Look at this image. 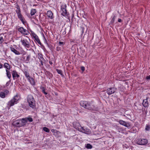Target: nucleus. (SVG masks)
Returning <instances> with one entry per match:
<instances>
[{"label":"nucleus","instance_id":"obj_2","mask_svg":"<svg viewBox=\"0 0 150 150\" xmlns=\"http://www.w3.org/2000/svg\"><path fill=\"white\" fill-rule=\"evenodd\" d=\"M16 12L17 14L18 18L21 21L23 24L25 25L27 23V21L21 13V11L19 6L18 5H16Z\"/></svg>","mask_w":150,"mask_h":150},{"label":"nucleus","instance_id":"obj_52","mask_svg":"<svg viewBox=\"0 0 150 150\" xmlns=\"http://www.w3.org/2000/svg\"><path fill=\"white\" fill-rule=\"evenodd\" d=\"M3 67L2 65L1 64H0V69L2 68Z\"/></svg>","mask_w":150,"mask_h":150},{"label":"nucleus","instance_id":"obj_37","mask_svg":"<svg viewBox=\"0 0 150 150\" xmlns=\"http://www.w3.org/2000/svg\"><path fill=\"white\" fill-rule=\"evenodd\" d=\"M145 130L146 131H149L150 130V127L149 125H147L145 128Z\"/></svg>","mask_w":150,"mask_h":150},{"label":"nucleus","instance_id":"obj_32","mask_svg":"<svg viewBox=\"0 0 150 150\" xmlns=\"http://www.w3.org/2000/svg\"><path fill=\"white\" fill-rule=\"evenodd\" d=\"M30 35L33 38H36V37L38 38L37 35L33 31L31 32Z\"/></svg>","mask_w":150,"mask_h":150},{"label":"nucleus","instance_id":"obj_39","mask_svg":"<svg viewBox=\"0 0 150 150\" xmlns=\"http://www.w3.org/2000/svg\"><path fill=\"white\" fill-rule=\"evenodd\" d=\"M59 132V131L56 130V131L53 133V135L57 136L58 135V133Z\"/></svg>","mask_w":150,"mask_h":150},{"label":"nucleus","instance_id":"obj_29","mask_svg":"<svg viewBox=\"0 0 150 150\" xmlns=\"http://www.w3.org/2000/svg\"><path fill=\"white\" fill-rule=\"evenodd\" d=\"M56 71L58 74H60L62 77L64 76V75L62 73V71L61 70L56 69Z\"/></svg>","mask_w":150,"mask_h":150},{"label":"nucleus","instance_id":"obj_31","mask_svg":"<svg viewBox=\"0 0 150 150\" xmlns=\"http://www.w3.org/2000/svg\"><path fill=\"white\" fill-rule=\"evenodd\" d=\"M43 129L44 131L46 132L49 133L50 132V129L47 127H43Z\"/></svg>","mask_w":150,"mask_h":150},{"label":"nucleus","instance_id":"obj_34","mask_svg":"<svg viewBox=\"0 0 150 150\" xmlns=\"http://www.w3.org/2000/svg\"><path fill=\"white\" fill-rule=\"evenodd\" d=\"M44 39L45 41V42L47 45L49 44L50 43V41L48 39V41H47V40L46 39V38H44Z\"/></svg>","mask_w":150,"mask_h":150},{"label":"nucleus","instance_id":"obj_54","mask_svg":"<svg viewBox=\"0 0 150 150\" xmlns=\"http://www.w3.org/2000/svg\"><path fill=\"white\" fill-rule=\"evenodd\" d=\"M138 41L141 44H142L144 46V45L143 43L142 42H140V41Z\"/></svg>","mask_w":150,"mask_h":150},{"label":"nucleus","instance_id":"obj_42","mask_svg":"<svg viewBox=\"0 0 150 150\" xmlns=\"http://www.w3.org/2000/svg\"><path fill=\"white\" fill-rule=\"evenodd\" d=\"M11 82V80H10L9 81L7 82L6 84V86H8L9 85V84H10Z\"/></svg>","mask_w":150,"mask_h":150},{"label":"nucleus","instance_id":"obj_13","mask_svg":"<svg viewBox=\"0 0 150 150\" xmlns=\"http://www.w3.org/2000/svg\"><path fill=\"white\" fill-rule=\"evenodd\" d=\"M47 17L50 19H53L54 18L53 14L51 11L49 10L47 11L46 14Z\"/></svg>","mask_w":150,"mask_h":150},{"label":"nucleus","instance_id":"obj_17","mask_svg":"<svg viewBox=\"0 0 150 150\" xmlns=\"http://www.w3.org/2000/svg\"><path fill=\"white\" fill-rule=\"evenodd\" d=\"M27 79L32 85L34 86L35 85L34 79L32 77H30L28 79Z\"/></svg>","mask_w":150,"mask_h":150},{"label":"nucleus","instance_id":"obj_10","mask_svg":"<svg viewBox=\"0 0 150 150\" xmlns=\"http://www.w3.org/2000/svg\"><path fill=\"white\" fill-rule=\"evenodd\" d=\"M12 125L13 126L17 127H22L21 125V119L13 121L12 123Z\"/></svg>","mask_w":150,"mask_h":150},{"label":"nucleus","instance_id":"obj_3","mask_svg":"<svg viewBox=\"0 0 150 150\" xmlns=\"http://www.w3.org/2000/svg\"><path fill=\"white\" fill-rule=\"evenodd\" d=\"M27 101L30 108L33 109L35 108V101L33 96L31 95H28L27 98Z\"/></svg>","mask_w":150,"mask_h":150},{"label":"nucleus","instance_id":"obj_50","mask_svg":"<svg viewBox=\"0 0 150 150\" xmlns=\"http://www.w3.org/2000/svg\"><path fill=\"white\" fill-rule=\"evenodd\" d=\"M118 21L119 23H121L122 22V20L121 19L119 18L118 19Z\"/></svg>","mask_w":150,"mask_h":150},{"label":"nucleus","instance_id":"obj_20","mask_svg":"<svg viewBox=\"0 0 150 150\" xmlns=\"http://www.w3.org/2000/svg\"><path fill=\"white\" fill-rule=\"evenodd\" d=\"M38 58L39 59L40 61V60L45 61V59L43 57V55L41 53H38Z\"/></svg>","mask_w":150,"mask_h":150},{"label":"nucleus","instance_id":"obj_25","mask_svg":"<svg viewBox=\"0 0 150 150\" xmlns=\"http://www.w3.org/2000/svg\"><path fill=\"white\" fill-rule=\"evenodd\" d=\"M85 147L87 149H91L93 146L91 144L88 143L85 144Z\"/></svg>","mask_w":150,"mask_h":150},{"label":"nucleus","instance_id":"obj_8","mask_svg":"<svg viewBox=\"0 0 150 150\" xmlns=\"http://www.w3.org/2000/svg\"><path fill=\"white\" fill-rule=\"evenodd\" d=\"M148 142L147 140L146 139H139L137 140V144L140 145H145Z\"/></svg>","mask_w":150,"mask_h":150},{"label":"nucleus","instance_id":"obj_45","mask_svg":"<svg viewBox=\"0 0 150 150\" xmlns=\"http://www.w3.org/2000/svg\"><path fill=\"white\" fill-rule=\"evenodd\" d=\"M44 62H45L44 61H43V60H40V62L41 63V65H42V66H43V63Z\"/></svg>","mask_w":150,"mask_h":150},{"label":"nucleus","instance_id":"obj_51","mask_svg":"<svg viewBox=\"0 0 150 150\" xmlns=\"http://www.w3.org/2000/svg\"><path fill=\"white\" fill-rule=\"evenodd\" d=\"M49 63L51 65H52L53 64L51 60H49Z\"/></svg>","mask_w":150,"mask_h":150},{"label":"nucleus","instance_id":"obj_28","mask_svg":"<svg viewBox=\"0 0 150 150\" xmlns=\"http://www.w3.org/2000/svg\"><path fill=\"white\" fill-rule=\"evenodd\" d=\"M85 28L83 26H82L81 27V37H82L83 36V35L84 32V30H85Z\"/></svg>","mask_w":150,"mask_h":150},{"label":"nucleus","instance_id":"obj_38","mask_svg":"<svg viewBox=\"0 0 150 150\" xmlns=\"http://www.w3.org/2000/svg\"><path fill=\"white\" fill-rule=\"evenodd\" d=\"M40 89L42 90V93H43L45 91V88L42 86H41L40 87Z\"/></svg>","mask_w":150,"mask_h":150},{"label":"nucleus","instance_id":"obj_26","mask_svg":"<svg viewBox=\"0 0 150 150\" xmlns=\"http://www.w3.org/2000/svg\"><path fill=\"white\" fill-rule=\"evenodd\" d=\"M4 67L6 69H10V67L9 64L7 63H5L4 64Z\"/></svg>","mask_w":150,"mask_h":150},{"label":"nucleus","instance_id":"obj_59","mask_svg":"<svg viewBox=\"0 0 150 150\" xmlns=\"http://www.w3.org/2000/svg\"><path fill=\"white\" fill-rule=\"evenodd\" d=\"M139 105L140 106H141V105Z\"/></svg>","mask_w":150,"mask_h":150},{"label":"nucleus","instance_id":"obj_47","mask_svg":"<svg viewBox=\"0 0 150 150\" xmlns=\"http://www.w3.org/2000/svg\"><path fill=\"white\" fill-rule=\"evenodd\" d=\"M146 79L147 80L150 79V75L149 76H147L146 77Z\"/></svg>","mask_w":150,"mask_h":150},{"label":"nucleus","instance_id":"obj_16","mask_svg":"<svg viewBox=\"0 0 150 150\" xmlns=\"http://www.w3.org/2000/svg\"><path fill=\"white\" fill-rule=\"evenodd\" d=\"M12 75L13 78L14 79H15V78L16 77L17 78H19L20 77V76L18 74V73L15 70H13L12 72Z\"/></svg>","mask_w":150,"mask_h":150},{"label":"nucleus","instance_id":"obj_36","mask_svg":"<svg viewBox=\"0 0 150 150\" xmlns=\"http://www.w3.org/2000/svg\"><path fill=\"white\" fill-rule=\"evenodd\" d=\"M47 46L51 50H52L53 49V46L52 45L50 44V43L47 45Z\"/></svg>","mask_w":150,"mask_h":150},{"label":"nucleus","instance_id":"obj_46","mask_svg":"<svg viewBox=\"0 0 150 150\" xmlns=\"http://www.w3.org/2000/svg\"><path fill=\"white\" fill-rule=\"evenodd\" d=\"M3 38H0V44L2 43L4 41Z\"/></svg>","mask_w":150,"mask_h":150},{"label":"nucleus","instance_id":"obj_30","mask_svg":"<svg viewBox=\"0 0 150 150\" xmlns=\"http://www.w3.org/2000/svg\"><path fill=\"white\" fill-rule=\"evenodd\" d=\"M25 118L26 119L27 122L28 121L30 122H33V121L32 118L30 117H26Z\"/></svg>","mask_w":150,"mask_h":150},{"label":"nucleus","instance_id":"obj_48","mask_svg":"<svg viewBox=\"0 0 150 150\" xmlns=\"http://www.w3.org/2000/svg\"><path fill=\"white\" fill-rule=\"evenodd\" d=\"M138 39H139V40H141V41H142V42H143L144 43H146V42L145 41V40H141V39H139V38H138Z\"/></svg>","mask_w":150,"mask_h":150},{"label":"nucleus","instance_id":"obj_33","mask_svg":"<svg viewBox=\"0 0 150 150\" xmlns=\"http://www.w3.org/2000/svg\"><path fill=\"white\" fill-rule=\"evenodd\" d=\"M33 38L34 39V38ZM34 39L37 42L38 44H39L40 45H42V43L40 42L39 38H34Z\"/></svg>","mask_w":150,"mask_h":150},{"label":"nucleus","instance_id":"obj_35","mask_svg":"<svg viewBox=\"0 0 150 150\" xmlns=\"http://www.w3.org/2000/svg\"><path fill=\"white\" fill-rule=\"evenodd\" d=\"M116 18V16H114L113 18H112L111 21H110V22L111 23H113L114 22L115 18Z\"/></svg>","mask_w":150,"mask_h":150},{"label":"nucleus","instance_id":"obj_15","mask_svg":"<svg viewBox=\"0 0 150 150\" xmlns=\"http://www.w3.org/2000/svg\"><path fill=\"white\" fill-rule=\"evenodd\" d=\"M148 98H149L147 97L146 99L143 100L142 104L144 107L145 108L147 107L149 103L147 101Z\"/></svg>","mask_w":150,"mask_h":150},{"label":"nucleus","instance_id":"obj_43","mask_svg":"<svg viewBox=\"0 0 150 150\" xmlns=\"http://www.w3.org/2000/svg\"><path fill=\"white\" fill-rule=\"evenodd\" d=\"M81 69L82 71V72H83L85 70V68L83 66H81Z\"/></svg>","mask_w":150,"mask_h":150},{"label":"nucleus","instance_id":"obj_4","mask_svg":"<svg viewBox=\"0 0 150 150\" xmlns=\"http://www.w3.org/2000/svg\"><path fill=\"white\" fill-rule=\"evenodd\" d=\"M73 127L76 129L82 132L87 133V131L81 126L79 122H74L73 123Z\"/></svg>","mask_w":150,"mask_h":150},{"label":"nucleus","instance_id":"obj_5","mask_svg":"<svg viewBox=\"0 0 150 150\" xmlns=\"http://www.w3.org/2000/svg\"><path fill=\"white\" fill-rule=\"evenodd\" d=\"M19 97L17 95H16L13 97V98L9 101L7 105L9 107L13 106L15 104L17 103L18 101L19 100Z\"/></svg>","mask_w":150,"mask_h":150},{"label":"nucleus","instance_id":"obj_44","mask_svg":"<svg viewBox=\"0 0 150 150\" xmlns=\"http://www.w3.org/2000/svg\"><path fill=\"white\" fill-rule=\"evenodd\" d=\"M61 50V48L60 47H57V51H59L60 50Z\"/></svg>","mask_w":150,"mask_h":150},{"label":"nucleus","instance_id":"obj_24","mask_svg":"<svg viewBox=\"0 0 150 150\" xmlns=\"http://www.w3.org/2000/svg\"><path fill=\"white\" fill-rule=\"evenodd\" d=\"M36 12V11L35 9H31L30 11V14L31 16H33L35 14Z\"/></svg>","mask_w":150,"mask_h":150},{"label":"nucleus","instance_id":"obj_21","mask_svg":"<svg viewBox=\"0 0 150 150\" xmlns=\"http://www.w3.org/2000/svg\"><path fill=\"white\" fill-rule=\"evenodd\" d=\"M46 74L49 77V79H50V78H52L53 77V74L51 73L49 71H47L46 72Z\"/></svg>","mask_w":150,"mask_h":150},{"label":"nucleus","instance_id":"obj_27","mask_svg":"<svg viewBox=\"0 0 150 150\" xmlns=\"http://www.w3.org/2000/svg\"><path fill=\"white\" fill-rule=\"evenodd\" d=\"M6 72L7 76L9 79H10L11 77V73L7 69L6 70Z\"/></svg>","mask_w":150,"mask_h":150},{"label":"nucleus","instance_id":"obj_6","mask_svg":"<svg viewBox=\"0 0 150 150\" xmlns=\"http://www.w3.org/2000/svg\"><path fill=\"white\" fill-rule=\"evenodd\" d=\"M23 45L25 47L28 48L30 47V38H26L23 40H21Z\"/></svg>","mask_w":150,"mask_h":150},{"label":"nucleus","instance_id":"obj_23","mask_svg":"<svg viewBox=\"0 0 150 150\" xmlns=\"http://www.w3.org/2000/svg\"><path fill=\"white\" fill-rule=\"evenodd\" d=\"M31 57V55L30 54L28 55L27 56L26 59L25 60V61L26 63H29Z\"/></svg>","mask_w":150,"mask_h":150},{"label":"nucleus","instance_id":"obj_40","mask_svg":"<svg viewBox=\"0 0 150 150\" xmlns=\"http://www.w3.org/2000/svg\"><path fill=\"white\" fill-rule=\"evenodd\" d=\"M65 42H63L59 41V44L60 45H63L65 44Z\"/></svg>","mask_w":150,"mask_h":150},{"label":"nucleus","instance_id":"obj_14","mask_svg":"<svg viewBox=\"0 0 150 150\" xmlns=\"http://www.w3.org/2000/svg\"><path fill=\"white\" fill-rule=\"evenodd\" d=\"M118 122L120 125H124L127 127H129L130 125L129 123L126 122L122 120H119Z\"/></svg>","mask_w":150,"mask_h":150},{"label":"nucleus","instance_id":"obj_57","mask_svg":"<svg viewBox=\"0 0 150 150\" xmlns=\"http://www.w3.org/2000/svg\"><path fill=\"white\" fill-rule=\"evenodd\" d=\"M23 59H24L25 58V57L24 58V57H23Z\"/></svg>","mask_w":150,"mask_h":150},{"label":"nucleus","instance_id":"obj_12","mask_svg":"<svg viewBox=\"0 0 150 150\" xmlns=\"http://www.w3.org/2000/svg\"><path fill=\"white\" fill-rule=\"evenodd\" d=\"M8 93L9 91L7 89H5L0 93V97L2 98H4Z\"/></svg>","mask_w":150,"mask_h":150},{"label":"nucleus","instance_id":"obj_49","mask_svg":"<svg viewBox=\"0 0 150 150\" xmlns=\"http://www.w3.org/2000/svg\"><path fill=\"white\" fill-rule=\"evenodd\" d=\"M56 131V130H54V129H51V132H52L53 133H54V132H55Z\"/></svg>","mask_w":150,"mask_h":150},{"label":"nucleus","instance_id":"obj_9","mask_svg":"<svg viewBox=\"0 0 150 150\" xmlns=\"http://www.w3.org/2000/svg\"><path fill=\"white\" fill-rule=\"evenodd\" d=\"M67 7V6L65 4L62 6L61 10L62 12L61 15L63 16H66L68 15L66 9Z\"/></svg>","mask_w":150,"mask_h":150},{"label":"nucleus","instance_id":"obj_11","mask_svg":"<svg viewBox=\"0 0 150 150\" xmlns=\"http://www.w3.org/2000/svg\"><path fill=\"white\" fill-rule=\"evenodd\" d=\"M116 90V88L115 87H111L108 88L106 90V91L108 94L110 95L114 93L115 92Z\"/></svg>","mask_w":150,"mask_h":150},{"label":"nucleus","instance_id":"obj_19","mask_svg":"<svg viewBox=\"0 0 150 150\" xmlns=\"http://www.w3.org/2000/svg\"><path fill=\"white\" fill-rule=\"evenodd\" d=\"M10 49L11 51L14 53L16 55H19L20 54V53L19 51H17L14 48L10 47Z\"/></svg>","mask_w":150,"mask_h":150},{"label":"nucleus","instance_id":"obj_41","mask_svg":"<svg viewBox=\"0 0 150 150\" xmlns=\"http://www.w3.org/2000/svg\"><path fill=\"white\" fill-rule=\"evenodd\" d=\"M131 130L134 133L136 132L137 131L136 129H135L134 128H131Z\"/></svg>","mask_w":150,"mask_h":150},{"label":"nucleus","instance_id":"obj_1","mask_svg":"<svg viewBox=\"0 0 150 150\" xmlns=\"http://www.w3.org/2000/svg\"><path fill=\"white\" fill-rule=\"evenodd\" d=\"M80 105L88 110L98 111V108L95 107L92 102L89 101H81L79 103Z\"/></svg>","mask_w":150,"mask_h":150},{"label":"nucleus","instance_id":"obj_58","mask_svg":"<svg viewBox=\"0 0 150 150\" xmlns=\"http://www.w3.org/2000/svg\"><path fill=\"white\" fill-rule=\"evenodd\" d=\"M48 66L50 67V66L49 65H48Z\"/></svg>","mask_w":150,"mask_h":150},{"label":"nucleus","instance_id":"obj_22","mask_svg":"<svg viewBox=\"0 0 150 150\" xmlns=\"http://www.w3.org/2000/svg\"><path fill=\"white\" fill-rule=\"evenodd\" d=\"M24 74L27 79H28L31 77V76L30 75L28 71H24Z\"/></svg>","mask_w":150,"mask_h":150},{"label":"nucleus","instance_id":"obj_56","mask_svg":"<svg viewBox=\"0 0 150 150\" xmlns=\"http://www.w3.org/2000/svg\"><path fill=\"white\" fill-rule=\"evenodd\" d=\"M85 34L84 35V36H83V38H84V37H85Z\"/></svg>","mask_w":150,"mask_h":150},{"label":"nucleus","instance_id":"obj_55","mask_svg":"<svg viewBox=\"0 0 150 150\" xmlns=\"http://www.w3.org/2000/svg\"><path fill=\"white\" fill-rule=\"evenodd\" d=\"M125 40H128V39H127V38H125Z\"/></svg>","mask_w":150,"mask_h":150},{"label":"nucleus","instance_id":"obj_53","mask_svg":"<svg viewBox=\"0 0 150 150\" xmlns=\"http://www.w3.org/2000/svg\"><path fill=\"white\" fill-rule=\"evenodd\" d=\"M45 95H47V93L45 91L43 93Z\"/></svg>","mask_w":150,"mask_h":150},{"label":"nucleus","instance_id":"obj_18","mask_svg":"<svg viewBox=\"0 0 150 150\" xmlns=\"http://www.w3.org/2000/svg\"><path fill=\"white\" fill-rule=\"evenodd\" d=\"M27 122L26 119L25 118H23L21 119V125L22 127L25 125L26 122Z\"/></svg>","mask_w":150,"mask_h":150},{"label":"nucleus","instance_id":"obj_7","mask_svg":"<svg viewBox=\"0 0 150 150\" xmlns=\"http://www.w3.org/2000/svg\"><path fill=\"white\" fill-rule=\"evenodd\" d=\"M18 30L22 34L24 35H29V33L28 30L24 28L23 27H20L18 28Z\"/></svg>","mask_w":150,"mask_h":150}]
</instances>
